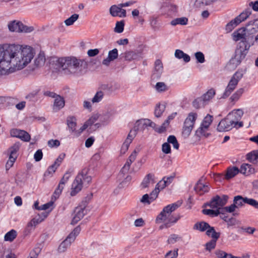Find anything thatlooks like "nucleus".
Masks as SVG:
<instances>
[{
    "label": "nucleus",
    "instance_id": "1",
    "mask_svg": "<svg viewBox=\"0 0 258 258\" xmlns=\"http://www.w3.org/2000/svg\"><path fill=\"white\" fill-rule=\"evenodd\" d=\"M34 56V51L30 46L0 44V74L13 73L23 69Z\"/></svg>",
    "mask_w": 258,
    "mask_h": 258
},
{
    "label": "nucleus",
    "instance_id": "2",
    "mask_svg": "<svg viewBox=\"0 0 258 258\" xmlns=\"http://www.w3.org/2000/svg\"><path fill=\"white\" fill-rule=\"evenodd\" d=\"M182 203L178 201L173 204L168 205L165 207L156 219L157 223H164L160 226V229L168 228L172 224L175 223L179 219L180 216L174 217L171 213L177 209L181 205Z\"/></svg>",
    "mask_w": 258,
    "mask_h": 258
},
{
    "label": "nucleus",
    "instance_id": "3",
    "mask_svg": "<svg viewBox=\"0 0 258 258\" xmlns=\"http://www.w3.org/2000/svg\"><path fill=\"white\" fill-rule=\"evenodd\" d=\"M58 63L66 75L76 74L80 70V62L75 57L61 58Z\"/></svg>",
    "mask_w": 258,
    "mask_h": 258
},
{
    "label": "nucleus",
    "instance_id": "4",
    "mask_svg": "<svg viewBox=\"0 0 258 258\" xmlns=\"http://www.w3.org/2000/svg\"><path fill=\"white\" fill-rule=\"evenodd\" d=\"M249 48V46L245 41H242L239 43L235 51V55L230 60V63L235 67L238 66L245 57Z\"/></svg>",
    "mask_w": 258,
    "mask_h": 258
},
{
    "label": "nucleus",
    "instance_id": "5",
    "mask_svg": "<svg viewBox=\"0 0 258 258\" xmlns=\"http://www.w3.org/2000/svg\"><path fill=\"white\" fill-rule=\"evenodd\" d=\"M80 231L81 227L79 226L74 228L67 238L60 244L58 247V251L59 252L66 251L68 248L71 246L72 243L75 241Z\"/></svg>",
    "mask_w": 258,
    "mask_h": 258
},
{
    "label": "nucleus",
    "instance_id": "6",
    "mask_svg": "<svg viewBox=\"0 0 258 258\" xmlns=\"http://www.w3.org/2000/svg\"><path fill=\"white\" fill-rule=\"evenodd\" d=\"M243 77V74L241 72L237 71L231 78L226 89L223 93V97L226 98L228 97L234 91L238 85L239 81Z\"/></svg>",
    "mask_w": 258,
    "mask_h": 258
},
{
    "label": "nucleus",
    "instance_id": "7",
    "mask_svg": "<svg viewBox=\"0 0 258 258\" xmlns=\"http://www.w3.org/2000/svg\"><path fill=\"white\" fill-rule=\"evenodd\" d=\"M246 200L247 198H243L241 196H236L234 197L233 203L229 206L224 207V210L226 211L227 213H233V216L238 215V213H234L236 209H239L242 207L245 203H246Z\"/></svg>",
    "mask_w": 258,
    "mask_h": 258
},
{
    "label": "nucleus",
    "instance_id": "8",
    "mask_svg": "<svg viewBox=\"0 0 258 258\" xmlns=\"http://www.w3.org/2000/svg\"><path fill=\"white\" fill-rule=\"evenodd\" d=\"M228 197L226 195H222V196H216L213 197L211 201L206 204V205L209 206L212 209L218 210L219 212L222 213L221 211L224 206L227 203Z\"/></svg>",
    "mask_w": 258,
    "mask_h": 258
},
{
    "label": "nucleus",
    "instance_id": "9",
    "mask_svg": "<svg viewBox=\"0 0 258 258\" xmlns=\"http://www.w3.org/2000/svg\"><path fill=\"white\" fill-rule=\"evenodd\" d=\"M243 114V111L241 109H234L229 112L227 115L235 126V128L237 129L243 126V122L240 121V120Z\"/></svg>",
    "mask_w": 258,
    "mask_h": 258
},
{
    "label": "nucleus",
    "instance_id": "10",
    "mask_svg": "<svg viewBox=\"0 0 258 258\" xmlns=\"http://www.w3.org/2000/svg\"><path fill=\"white\" fill-rule=\"evenodd\" d=\"M233 121L227 116L225 118L222 119L217 125V130L219 132H228L231 130L233 128H235V126L232 123Z\"/></svg>",
    "mask_w": 258,
    "mask_h": 258
},
{
    "label": "nucleus",
    "instance_id": "11",
    "mask_svg": "<svg viewBox=\"0 0 258 258\" xmlns=\"http://www.w3.org/2000/svg\"><path fill=\"white\" fill-rule=\"evenodd\" d=\"M70 176L71 173L69 171L66 172L63 175L57 187L56 188L53 193V196L55 199H57L59 197L64 187L65 183L67 182Z\"/></svg>",
    "mask_w": 258,
    "mask_h": 258
},
{
    "label": "nucleus",
    "instance_id": "12",
    "mask_svg": "<svg viewBox=\"0 0 258 258\" xmlns=\"http://www.w3.org/2000/svg\"><path fill=\"white\" fill-rule=\"evenodd\" d=\"M10 135L13 137L20 139L25 142H29L31 139L30 135L24 130L13 128L10 131Z\"/></svg>",
    "mask_w": 258,
    "mask_h": 258
},
{
    "label": "nucleus",
    "instance_id": "13",
    "mask_svg": "<svg viewBox=\"0 0 258 258\" xmlns=\"http://www.w3.org/2000/svg\"><path fill=\"white\" fill-rule=\"evenodd\" d=\"M82 177V175L78 174L74 181L71 191V195L72 196H75L82 189L83 187Z\"/></svg>",
    "mask_w": 258,
    "mask_h": 258
},
{
    "label": "nucleus",
    "instance_id": "14",
    "mask_svg": "<svg viewBox=\"0 0 258 258\" xmlns=\"http://www.w3.org/2000/svg\"><path fill=\"white\" fill-rule=\"evenodd\" d=\"M86 214L85 208L78 207L75 208L74 212V216L71 222L72 224H76L80 221Z\"/></svg>",
    "mask_w": 258,
    "mask_h": 258
},
{
    "label": "nucleus",
    "instance_id": "15",
    "mask_svg": "<svg viewBox=\"0 0 258 258\" xmlns=\"http://www.w3.org/2000/svg\"><path fill=\"white\" fill-rule=\"evenodd\" d=\"M110 14L112 17L124 18L126 17V11L120 7V5H113L109 9Z\"/></svg>",
    "mask_w": 258,
    "mask_h": 258
},
{
    "label": "nucleus",
    "instance_id": "16",
    "mask_svg": "<svg viewBox=\"0 0 258 258\" xmlns=\"http://www.w3.org/2000/svg\"><path fill=\"white\" fill-rule=\"evenodd\" d=\"M157 192V189H154L150 195L147 194L144 195L140 200V202L144 204L150 205L158 197Z\"/></svg>",
    "mask_w": 258,
    "mask_h": 258
},
{
    "label": "nucleus",
    "instance_id": "17",
    "mask_svg": "<svg viewBox=\"0 0 258 258\" xmlns=\"http://www.w3.org/2000/svg\"><path fill=\"white\" fill-rule=\"evenodd\" d=\"M245 30L246 29L245 28H242L234 32L232 34L233 40L235 41L241 40V41H244L247 42Z\"/></svg>",
    "mask_w": 258,
    "mask_h": 258
},
{
    "label": "nucleus",
    "instance_id": "18",
    "mask_svg": "<svg viewBox=\"0 0 258 258\" xmlns=\"http://www.w3.org/2000/svg\"><path fill=\"white\" fill-rule=\"evenodd\" d=\"M209 187L208 185L201 182V180H199L196 183L194 189L195 191L200 195H203L207 192L209 190Z\"/></svg>",
    "mask_w": 258,
    "mask_h": 258
},
{
    "label": "nucleus",
    "instance_id": "19",
    "mask_svg": "<svg viewBox=\"0 0 258 258\" xmlns=\"http://www.w3.org/2000/svg\"><path fill=\"white\" fill-rule=\"evenodd\" d=\"M40 221L36 220V217L33 218L29 222L24 230V234L27 235L34 230L37 225L40 223Z\"/></svg>",
    "mask_w": 258,
    "mask_h": 258
},
{
    "label": "nucleus",
    "instance_id": "20",
    "mask_svg": "<svg viewBox=\"0 0 258 258\" xmlns=\"http://www.w3.org/2000/svg\"><path fill=\"white\" fill-rule=\"evenodd\" d=\"M155 182L154 175L152 174L149 173L144 178L142 182L141 183V186L142 188H145L149 187L151 185H153Z\"/></svg>",
    "mask_w": 258,
    "mask_h": 258
},
{
    "label": "nucleus",
    "instance_id": "21",
    "mask_svg": "<svg viewBox=\"0 0 258 258\" xmlns=\"http://www.w3.org/2000/svg\"><path fill=\"white\" fill-rule=\"evenodd\" d=\"M198 117V114L196 112L189 113L185 118L183 124L193 128L195 121Z\"/></svg>",
    "mask_w": 258,
    "mask_h": 258
},
{
    "label": "nucleus",
    "instance_id": "22",
    "mask_svg": "<svg viewBox=\"0 0 258 258\" xmlns=\"http://www.w3.org/2000/svg\"><path fill=\"white\" fill-rule=\"evenodd\" d=\"M22 22L20 21L13 20L9 22L8 27L11 32H21V27Z\"/></svg>",
    "mask_w": 258,
    "mask_h": 258
},
{
    "label": "nucleus",
    "instance_id": "23",
    "mask_svg": "<svg viewBox=\"0 0 258 258\" xmlns=\"http://www.w3.org/2000/svg\"><path fill=\"white\" fill-rule=\"evenodd\" d=\"M118 57V51L116 48H114L112 50H110L108 52V57L104 59L102 63L105 66H108L110 61L114 60Z\"/></svg>",
    "mask_w": 258,
    "mask_h": 258
},
{
    "label": "nucleus",
    "instance_id": "24",
    "mask_svg": "<svg viewBox=\"0 0 258 258\" xmlns=\"http://www.w3.org/2000/svg\"><path fill=\"white\" fill-rule=\"evenodd\" d=\"M64 105L65 101L63 97L58 95L54 99L53 109L55 111H57L62 108Z\"/></svg>",
    "mask_w": 258,
    "mask_h": 258
},
{
    "label": "nucleus",
    "instance_id": "25",
    "mask_svg": "<svg viewBox=\"0 0 258 258\" xmlns=\"http://www.w3.org/2000/svg\"><path fill=\"white\" fill-rule=\"evenodd\" d=\"M21 147V144L20 142H16L11 147H10L8 152L10 157H13L15 158H17L18 154V152L19 151Z\"/></svg>",
    "mask_w": 258,
    "mask_h": 258
},
{
    "label": "nucleus",
    "instance_id": "26",
    "mask_svg": "<svg viewBox=\"0 0 258 258\" xmlns=\"http://www.w3.org/2000/svg\"><path fill=\"white\" fill-rule=\"evenodd\" d=\"M67 124L70 132L75 133L77 126V119L74 116H69L67 118Z\"/></svg>",
    "mask_w": 258,
    "mask_h": 258
},
{
    "label": "nucleus",
    "instance_id": "27",
    "mask_svg": "<svg viewBox=\"0 0 258 258\" xmlns=\"http://www.w3.org/2000/svg\"><path fill=\"white\" fill-rule=\"evenodd\" d=\"M239 170V172L245 175H248L254 172V168L251 165L248 164H242Z\"/></svg>",
    "mask_w": 258,
    "mask_h": 258
},
{
    "label": "nucleus",
    "instance_id": "28",
    "mask_svg": "<svg viewBox=\"0 0 258 258\" xmlns=\"http://www.w3.org/2000/svg\"><path fill=\"white\" fill-rule=\"evenodd\" d=\"M88 172V169L84 168L78 174L82 175V183L84 184L86 186H88L92 180L91 177L87 175Z\"/></svg>",
    "mask_w": 258,
    "mask_h": 258
},
{
    "label": "nucleus",
    "instance_id": "29",
    "mask_svg": "<svg viewBox=\"0 0 258 258\" xmlns=\"http://www.w3.org/2000/svg\"><path fill=\"white\" fill-rule=\"evenodd\" d=\"M214 253L217 258H240L238 256H234L231 253H227L221 249H216Z\"/></svg>",
    "mask_w": 258,
    "mask_h": 258
},
{
    "label": "nucleus",
    "instance_id": "30",
    "mask_svg": "<svg viewBox=\"0 0 258 258\" xmlns=\"http://www.w3.org/2000/svg\"><path fill=\"white\" fill-rule=\"evenodd\" d=\"M211 226L207 222L202 221L196 223L194 226V229L203 232L210 229Z\"/></svg>",
    "mask_w": 258,
    "mask_h": 258
},
{
    "label": "nucleus",
    "instance_id": "31",
    "mask_svg": "<svg viewBox=\"0 0 258 258\" xmlns=\"http://www.w3.org/2000/svg\"><path fill=\"white\" fill-rule=\"evenodd\" d=\"M251 14V11L247 9L243 11L238 16L235 17L239 24L246 20Z\"/></svg>",
    "mask_w": 258,
    "mask_h": 258
},
{
    "label": "nucleus",
    "instance_id": "32",
    "mask_svg": "<svg viewBox=\"0 0 258 258\" xmlns=\"http://www.w3.org/2000/svg\"><path fill=\"white\" fill-rule=\"evenodd\" d=\"M162 71V63L161 60L158 59L155 62V69L153 76L157 78L160 77Z\"/></svg>",
    "mask_w": 258,
    "mask_h": 258
},
{
    "label": "nucleus",
    "instance_id": "33",
    "mask_svg": "<svg viewBox=\"0 0 258 258\" xmlns=\"http://www.w3.org/2000/svg\"><path fill=\"white\" fill-rule=\"evenodd\" d=\"M206 234L208 236H211L212 238V240L217 241L219 238L221 233L217 232L215 231L214 227H210V229H208L206 231Z\"/></svg>",
    "mask_w": 258,
    "mask_h": 258
},
{
    "label": "nucleus",
    "instance_id": "34",
    "mask_svg": "<svg viewBox=\"0 0 258 258\" xmlns=\"http://www.w3.org/2000/svg\"><path fill=\"white\" fill-rule=\"evenodd\" d=\"M174 54L176 58L178 59L182 58L185 62H188L190 60V56L180 49H176L175 51Z\"/></svg>",
    "mask_w": 258,
    "mask_h": 258
},
{
    "label": "nucleus",
    "instance_id": "35",
    "mask_svg": "<svg viewBox=\"0 0 258 258\" xmlns=\"http://www.w3.org/2000/svg\"><path fill=\"white\" fill-rule=\"evenodd\" d=\"M208 128V127L205 128L204 126L201 124L200 126L196 131V136L200 138L202 137H208L210 135V134L207 133Z\"/></svg>",
    "mask_w": 258,
    "mask_h": 258
},
{
    "label": "nucleus",
    "instance_id": "36",
    "mask_svg": "<svg viewBox=\"0 0 258 258\" xmlns=\"http://www.w3.org/2000/svg\"><path fill=\"white\" fill-rule=\"evenodd\" d=\"M239 170L236 167L229 168L227 169L225 178L226 179H229L235 176L236 174H237L239 173Z\"/></svg>",
    "mask_w": 258,
    "mask_h": 258
},
{
    "label": "nucleus",
    "instance_id": "37",
    "mask_svg": "<svg viewBox=\"0 0 258 258\" xmlns=\"http://www.w3.org/2000/svg\"><path fill=\"white\" fill-rule=\"evenodd\" d=\"M145 127H146L145 119H141L136 122L133 130H135L137 133L138 131H143Z\"/></svg>",
    "mask_w": 258,
    "mask_h": 258
},
{
    "label": "nucleus",
    "instance_id": "38",
    "mask_svg": "<svg viewBox=\"0 0 258 258\" xmlns=\"http://www.w3.org/2000/svg\"><path fill=\"white\" fill-rule=\"evenodd\" d=\"M215 91L214 89H210L208 90L205 94H204L202 97L203 101L204 102L205 104L211 100L215 95Z\"/></svg>",
    "mask_w": 258,
    "mask_h": 258
},
{
    "label": "nucleus",
    "instance_id": "39",
    "mask_svg": "<svg viewBox=\"0 0 258 258\" xmlns=\"http://www.w3.org/2000/svg\"><path fill=\"white\" fill-rule=\"evenodd\" d=\"M247 159L253 164L258 162V151H253L246 155Z\"/></svg>",
    "mask_w": 258,
    "mask_h": 258
},
{
    "label": "nucleus",
    "instance_id": "40",
    "mask_svg": "<svg viewBox=\"0 0 258 258\" xmlns=\"http://www.w3.org/2000/svg\"><path fill=\"white\" fill-rule=\"evenodd\" d=\"M188 22V19L186 17H180L172 20L170 24L172 26H176L177 25H186Z\"/></svg>",
    "mask_w": 258,
    "mask_h": 258
},
{
    "label": "nucleus",
    "instance_id": "41",
    "mask_svg": "<svg viewBox=\"0 0 258 258\" xmlns=\"http://www.w3.org/2000/svg\"><path fill=\"white\" fill-rule=\"evenodd\" d=\"M243 88L238 89L230 97V100L231 102H235L237 101L240 98L242 94L244 93Z\"/></svg>",
    "mask_w": 258,
    "mask_h": 258
},
{
    "label": "nucleus",
    "instance_id": "42",
    "mask_svg": "<svg viewBox=\"0 0 258 258\" xmlns=\"http://www.w3.org/2000/svg\"><path fill=\"white\" fill-rule=\"evenodd\" d=\"M238 24H239L238 22V21L235 18L226 25L225 30L227 32H230L232 30H233Z\"/></svg>",
    "mask_w": 258,
    "mask_h": 258
},
{
    "label": "nucleus",
    "instance_id": "43",
    "mask_svg": "<svg viewBox=\"0 0 258 258\" xmlns=\"http://www.w3.org/2000/svg\"><path fill=\"white\" fill-rule=\"evenodd\" d=\"M79 15L77 14L72 15L70 17L67 19L64 23L67 26H69L74 24V23L79 19Z\"/></svg>",
    "mask_w": 258,
    "mask_h": 258
},
{
    "label": "nucleus",
    "instance_id": "44",
    "mask_svg": "<svg viewBox=\"0 0 258 258\" xmlns=\"http://www.w3.org/2000/svg\"><path fill=\"white\" fill-rule=\"evenodd\" d=\"M104 94L102 91H98L91 100L92 103H97L100 102L103 98Z\"/></svg>",
    "mask_w": 258,
    "mask_h": 258
},
{
    "label": "nucleus",
    "instance_id": "45",
    "mask_svg": "<svg viewBox=\"0 0 258 258\" xmlns=\"http://www.w3.org/2000/svg\"><path fill=\"white\" fill-rule=\"evenodd\" d=\"M17 236V232L14 230H11L5 235V240L12 241Z\"/></svg>",
    "mask_w": 258,
    "mask_h": 258
},
{
    "label": "nucleus",
    "instance_id": "46",
    "mask_svg": "<svg viewBox=\"0 0 258 258\" xmlns=\"http://www.w3.org/2000/svg\"><path fill=\"white\" fill-rule=\"evenodd\" d=\"M202 212L204 214L206 215H210L212 217H216L220 214V212H219V210H216L215 209H204Z\"/></svg>",
    "mask_w": 258,
    "mask_h": 258
},
{
    "label": "nucleus",
    "instance_id": "47",
    "mask_svg": "<svg viewBox=\"0 0 258 258\" xmlns=\"http://www.w3.org/2000/svg\"><path fill=\"white\" fill-rule=\"evenodd\" d=\"M92 120V118H90L79 130L76 131L75 135L77 137L79 136L89 125H91L93 123Z\"/></svg>",
    "mask_w": 258,
    "mask_h": 258
},
{
    "label": "nucleus",
    "instance_id": "48",
    "mask_svg": "<svg viewBox=\"0 0 258 258\" xmlns=\"http://www.w3.org/2000/svg\"><path fill=\"white\" fill-rule=\"evenodd\" d=\"M124 22L123 20L118 21L116 23L114 31L116 33H120L124 30Z\"/></svg>",
    "mask_w": 258,
    "mask_h": 258
},
{
    "label": "nucleus",
    "instance_id": "49",
    "mask_svg": "<svg viewBox=\"0 0 258 258\" xmlns=\"http://www.w3.org/2000/svg\"><path fill=\"white\" fill-rule=\"evenodd\" d=\"M213 120V116L209 114H207V116L204 118L201 125L204 126L205 128H209L210 124H211Z\"/></svg>",
    "mask_w": 258,
    "mask_h": 258
},
{
    "label": "nucleus",
    "instance_id": "50",
    "mask_svg": "<svg viewBox=\"0 0 258 258\" xmlns=\"http://www.w3.org/2000/svg\"><path fill=\"white\" fill-rule=\"evenodd\" d=\"M167 142L169 144V143L172 144L173 145V147L176 149H178L179 148V144L177 142V140L176 137L174 136L171 135L169 136L167 139Z\"/></svg>",
    "mask_w": 258,
    "mask_h": 258
},
{
    "label": "nucleus",
    "instance_id": "51",
    "mask_svg": "<svg viewBox=\"0 0 258 258\" xmlns=\"http://www.w3.org/2000/svg\"><path fill=\"white\" fill-rule=\"evenodd\" d=\"M45 61V56L43 54H39L38 57L35 59V64L37 67H40L43 66Z\"/></svg>",
    "mask_w": 258,
    "mask_h": 258
},
{
    "label": "nucleus",
    "instance_id": "52",
    "mask_svg": "<svg viewBox=\"0 0 258 258\" xmlns=\"http://www.w3.org/2000/svg\"><path fill=\"white\" fill-rule=\"evenodd\" d=\"M169 125V121H168V120H166L161 126L157 127L156 128H155V131L160 134L163 133L166 131V128Z\"/></svg>",
    "mask_w": 258,
    "mask_h": 258
},
{
    "label": "nucleus",
    "instance_id": "53",
    "mask_svg": "<svg viewBox=\"0 0 258 258\" xmlns=\"http://www.w3.org/2000/svg\"><path fill=\"white\" fill-rule=\"evenodd\" d=\"M123 55V57L124 58V59L126 60L129 61L135 59L137 56L135 52L132 51H127L125 52Z\"/></svg>",
    "mask_w": 258,
    "mask_h": 258
},
{
    "label": "nucleus",
    "instance_id": "54",
    "mask_svg": "<svg viewBox=\"0 0 258 258\" xmlns=\"http://www.w3.org/2000/svg\"><path fill=\"white\" fill-rule=\"evenodd\" d=\"M165 109V106L163 105H157L155 109L154 114L156 117H159L161 116Z\"/></svg>",
    "mask_w": 258,
    "mask_h": 258
},
{
    "label": "nucleus",
    "instance_id": "55",
    "mask_svg": "<svg viewBox=\"0 0 258 258\" xmlns=\"http://www.w3.org/2000/svg\"><path fill=\"white\" fill-rule=\"evenodd\" d=\"M205 105H206L205 103L203 101L201 97L197 98L192 102L193 106L197 109H198L202 107H203Z\"/></svg>",
    "mask_w": 258,
    "mask_h": 258
},
{
    "label": "nucleus",
    "instance_id": "56",
    "mask_svg": "<svg viewBox=\"0 0 258 258\" xmlns=\"http://www.w3.org/2000/svg\"><path fill=\"white\" fill-rule=\"evenodd\" d=\"M181 239V237L178 235L173 234L170 235L168 239V243L169 244H174L177 241Z\"/></svg>",
    "mask_w": 258,
    "mask_h": 258
},
{
    "label": "nucleus",
    "instance_id": "57",
    "mask_svg": "<svg viewBox=\"0 0 258 258\" xmlns=\"http://www.w3.org/2000/svg\"><path fill=\"white\" fill-rule=\"evenodd\" d=\"M192 128L183 124L182 135L184 138H187L190 135Z\"/></svg>",
    "mask_w": 258,
    "mask_h": 258
},
{
    "label": "nucleus",
    "instance_id": "58",
    "mask_svg": "<svg viewBox=\"0 0 258 258\" xmlns=\"http://www.w3.org/2000/svg\"><path fill=\"white\" fill-rule=\"evenodd\" d=\"M167 186H168V185H167L166 182H165L163 179L161 180H160L156 184V187L154 189H157V190L158 191L157 196H158V194H159L160 190L163 189Z\"/></svg>",
    "mask_w": 258,
    "mask_h": 258
},
{
    "label": "nucleus",
    "instance_id": "59",
    "mask_svg": "<svg viewBox=\"0 0 258 258\" xmlns=\"http://www.w3.org/2000/svg\"><path fill=\"white\" fill-rule=\"evenodd\" d=\"M195 56L198 62L203 63L205 61L204 54L202 52L199 51L196 52Z\"/></svg>",
    "mask_w": 258,
    "mask_h": 258
},
{
    "label": "nucleus",
    "instance_id": "60",
    "mask_svg": "<svg viewBox=\"0 0 258 258\" xmlns=\"http://www.w3.org/2000/svg\"><path fill=\"white\" fill-rule=\"evenodd\" d=\"M217 241L211 240L205 244L206 249L209 251H211L212 249H214L216 245Z\"/></svg>",
    "mask_w": 258,
    "mask_h": 258
},
{
    "label": "nucleus",
    "instance_id": "61",
    "mask_svg": "<svg viewBox=\"0 0 258 258\" xmlns=\"http://www.w3.org/2000/svg\"><path fill=\"white\" fill-rule=\"evenodd\" d=\"M155 88L158 92L165 91L167 90L166 84L163 82H158L155 86Z\"/></svg>",
    "mask_w": 258,
    "mask_h": 258
},
{
    "label": "nucleus",
    "instance_id": "62",
    "mask_svg": "<svg viewBox=\"0 0 258 258\" xmlns=\"http://www.w3.org/2000/svg\"><path fill=\"white\" fill-rule=\"evenodd\" d=\"M137 134V133L136 132L135 130H134L133 129L131 130L125 141H128V143L131 144L133 139L136 136Z\"/></svg>",
    "mask_w": 258,
    "mask_h": 258
},
{
    "label": "nucleus",
    "instance_id": "63",
    "mask_svg": "<svg viewBox=\"0 0 258 258\" xmlns=\"http://www.w3.org/2000/svg\"><path fill=\"white\" fill-rule=\"evenodd\" d=\"M177 248L174 249L173 250L169 251L165 255L166 258H176L178 256Z\"/></svg>",
    "mask_w": 258,
    "mask_h": 258
},
{
    "label": "nucleus",
    "instance_id": "64",
    "mask_svg": "<svg viewBox=\"0 0 258 258\" xmlns=\"http://www.w3.org/2000/svg\"><path fill=\"white\" fill-rule=\"evenodd\" d=\"M57 168V167L55 166V165L52 164L50 166L48 167L47 171L44 173L45 176H48L49 175H52L53 173L55 172L56 169Z\"/></svg>",
    "mask_w": 258,
    "mask_h": 258
}]
</instances>
